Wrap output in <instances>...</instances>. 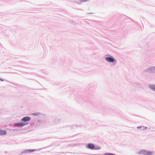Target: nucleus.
Wrapping results in <instances>:
<instances>
[{"label":"nucleus","instance_id":"1","mask_svg":"<svg viewBox=\"0 0 155 155\" xmlns=\"http://www.w3.org/2000/svg\"><path fill=\"white\" fill-rule=\"evenodd\" d=\"M139 154H144L145 155H151L152 154V153L151 152L142 150L139 152Z\"/></svg>","mask_w":155,"mask_h":155},{"label":"nucleus","instance_id":"5","mask_svg":"<svg viewBox=\"0 0 155 155\" xmlns=\"http://www.w3.org/2000/svg\"><path fill=\"white\" fill-rule=\"evenodd\" d=\"M87 146L89 148L91 149H94L95 147L94 145L93 144L91 143L88 144L87 145Z\"/></svg>","mask_w":155,"mask_h":155},{"label":"nucleus","instance_id":"3","mask_svg":"<svg viewBox=\"0 0 155 155\" xmlns=\"http://www.w3.org/2000/svg\"><path fill=\"white\" fill-rule=\"evenodd\" d=\"M106 60L109 62H113L114 61V60L113 58L110 57H106Z\"/></svg>","mask_w":155,"mask_h":155},{"label":"nucleus","instance_id":"7","mask_svg":"<svg viewBox=\"0 0 155 155\" xmlns=\"http://www.w3.org/2000/svg\"><path fill=\"white\" fill-rule=\"evenodd\" d=\"M148 71L150 72H153L155 71V68L154 67H152L149 68L148 69Z\"/></svg>","mask_w":155,"mask_h":155},{"label":"nucleus","instance_id":"11","mask_svg":"<svg viewBox=\"0 0 155 155\" xmlns=\"http://www.w3.org/2000/svg\"><path fill=\"white\" fill-rule=\"evenodd\" d=\"M88 1V0H81V1L82 2H85L87 1Z\"/></svg>","mask_w":155,"mask_h":155},{"label":"nucleus","instance_id":"13","mask_svg":"<svg viewBox=\"0 0 155 155\" xmlns=\"http://www.w3.org/2000/svg\"><path fill=\"white\" fill-rule=\"evenodd\" d=\"M0 80L1 81H3V80L2 79L0 78Z\"/></svg>","mask_w":155,"mask_h":155},{"label":"nucleus","instance_id":"9","mask_svg":"<svg viewBox=\"0 0 155 155\" xmlns=\"http://www.w3.org/2000/svg\"><path fill=\"white\" fill-rule=\"evenodd\" d=\"M35 150H33V149H32V150L28 149V150H27V151H28L29 153H31V152L34 151H35Z\"/></svg>","mask_w":155,"mask_h":155},{"label":"nucleus","instance_id":"6","mask_svg":"<svg viewBox=\"0 0 155 155\" xmlns=\"http://www.w3.org/2000/svg\"><path fill=\"white\" fill-rule=\"evenodd\" d=\"M6 134V132L5 130H0V135H3Z\"/></svg>","mask_w":155,"mask_h":155},{"label":"nucleus","instance_id":"12","mask_svg":"<svg viewBox=\"0 0 155 155\" xmlns=\"http://www.w3.org/2000/svg\"><path fill=\"white\" fill-rule=\"evenodd\" d=\"M108 155H115L114 154L112 153H109L108 154Z\"/></svg>","mask_w":155,"mask_h":155},{"label":"nucleus","instance_id":"2","mask_svg":"<svg viewBox=\"0 0 155 155\" xmlns=\"http://www.w3.org/2000/svg\"><path fill=\"white\" fill-rule=\"evenodd\" d=\"M28 124L23 123H16L14 124V126L15 127H22L25 126Z\"/></svg>","mask_w":155,"mask_h":155},{"label":"nucleus","instance_id":"4","mask_svg":"<svg viewBox=\"0 0 155 155\" xmlns=\"http://www.w3.org/2000/svg\"><path fill=\"white\" fill-rule=\"evenodd\" d=\"M30 119H31L30 117H23L21 120L22 121L24 122H26V121H28L30 120Z\"/></svg>","mask_w":155,"mask_h":155},{"label":"nucleus","instance_id":"8","mask_svg":"<svg viewBox=\"0 0 155 155\" xmlns=\"http://www.w3.org/2000/svg\"><path fill=\"white\" fill-rule=\"evenodd\" d=\"M149 87L152 90L154 91H155V85H150L149 86Z\"/></svg>","mask_w":155,"mask_h":155},{"label":"nucleus","instance_id":"10","mask_svg":"<svg viewBox=\"0 0 155 155\" xmlns=\"http://www.w3.org/2000/svg\"><path fill=\"white\" fill-rule=\"evenodd\" d=\"M32 114L34 115H38L39 114V113H35Z\"/></svg>","mask_w":155,"mask_h":155}]
</instances>
